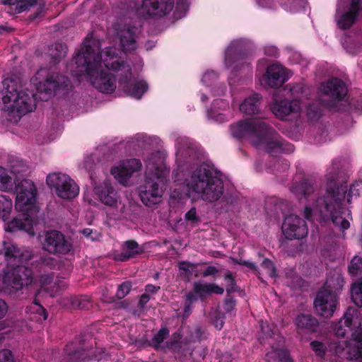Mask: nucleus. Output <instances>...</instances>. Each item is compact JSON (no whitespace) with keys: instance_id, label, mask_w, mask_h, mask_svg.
<instances>
[{"instance_id":"f3484780","label":"nucleus","mask_w":362,"mask_h":362,"mask_svg":"<svg viewBox=\"0 0 362 362\" xmlns=\"http://www.w3.org/2000/svg\"><path fill=\"white\" fill-rule=\"evenodd\" d=\"M321 92L324 97L328 98V100L322 99L325 105L333 107L336 102L341 100L345 97L347 88L341 80L334 78L322 84Z\"/></svg>"},{"instance_id":"412c9836","label":"nucleus","mask_w":362,"mask_h":362,"mask_svg":"<svg viewBox=\"0 0 362 362\" xmlns=\"http://www.w3.org/2000/svg\"><path fill=\"white\" fill-rule=\"evenodd\" d=\"M3 4L8 6L7 12L11 15L34 9L37 16L45 7L43 0H4Z\"/></svg>"},{"instance_id":"0e129e2a","label":"nucleus","mask_w":362,"mask_h":362,"mask_svg":"<svg viewBox=\"0 0 362 362\" xmlns=\"http://www.w3.org/2000/svg\"><path fill=\"white\" fill-rule=\"evenodd\" d=\"M262 332L267 334V337H272V334H274V332L270 329L269 325L264 327L262 325H261Z\"/></svg>"},{"instance_id":"f8f14e48","label":"nucleus","mask_w":362,"mask_h":362,"mask_svg":"<svg viewBox=\"0 0 362 362\" xmlns=\"http://www.w3.org/2000/svg\"><path fill=\"white\" fill-rule=\"evenodd\" d=\"M47 184L59 198L71 199L79 193V187L68 175L61 173H50L47 176Z\"/></svg>"},{"instance_id":"052dcab7","label":"nucleus","mask_w":362,"mask_h":362,"mask_svg":"<svg viewBox=\"0 0 362 362\" xmlns=\"http://www.w3.org/2000/svg\"><path fill=\"white\" fill-rule=\"evenodd\" d=\"M238 264H242V265H244L247 267H248L249 269H252V270H256V266L255 264L252 262H250V261H242L240 260V262H237Z\"/></svg>"},{"instance_id":"c85d7f7f","label":"nucleus","mask_w":362,"mask_h":362,"mask_svg":"<svg viewBox=\"0 0 362 362\" xmlns=\"http://www.w3.org/2000/svg\"><path fill=\"white\" fill-rule=\"evenodd\" d=\"M344 283V281L341 274L338 272H334L328 276L322 290L320 291L326 292L327 293H333L336 295V298H337V295L343 288Z\"/></svg>"},{"instance_id":"e2e57ef3","label":"nucleus","mask_w":362,"mask_h":362,"mask_svg":"<svg viewBox=\"0 0 362 362\" xmlns=\"http://www.w3.org/2000/svg\"><path fill=\"white\" fill-rule=\"evenodd\" d=\"M196 293L193 291V292H190L187 295V302L189 303H192L197 300Z\"/></svg>"},{"instance_id":"69168bd1","label":"nucleus","mask_w":362,"mask_h":362,"mask_svg":"<svg viewBox=\"0 0 362 362\" xmlns=\"http://www.w3.org/2000/svg\"><path fill=\"white\" fill-rule=\"evenodd\" d=\"M173 337H174V341L170 342V344L169 345V346L171 349H176V348L177 346V345L178 344V340L180 339V335L175 334Z\"/></svg>"},{"instance_id":"a211bd4d","label":"nucleus","mask_w":362,"mask_h":362,"mask_svg":"<svg viewBox=\"0 0 362 362\" xmlns=\"http://www.w3.org/2000/svg\"><path fill=\"white\" fill-rule=\"evenodd\" d=\"M282 232L287 239H302L307 236L308 229L303 219L296 215L291 214L284 219Z\"/></svg>"},{"instance_id":"9d476101","label":"nucleus","mask_w":362,"mask_h":362,"mask_svg":"<svg viewBox=\"0 0 362 362\" xmlns=\"http://www.w3.org/2000/svg\"><path fill=\"white\" fill-rule=\"evenodd\" d=\"M286 88L288 90L294 98L303 96L306 90V87L302 83H289L286 85ZM306 106L307 104L298 98L293 100L281 99L275 100L271 110L276 117L281 119H286L288 117H298Z\"/></svg>"},{"instance_id":"4d7b16f0","label":"nucleus","mask_w":362,"mask_h":362,"mask_svg":"<svg viewBox=\"0 0 362 362\" xmlns=\"http://www.w3.org/2000/svg\"><path fill=\"white\" fill-rule=\"evenodd\" d=\"M218 272V269L214 267V266H209L208 267L206 270L203 273L204 276H209L211 275H214Z\"/></svg>"},{"instance_id":"423d86ee","label":"nucleus","mask_w":362,"mask_h":362,"mask_svg":"<svg viewBox=\"0 0 362 362\" xmlns=\"http://www.w3.org/2000/svg\"><path fill=\"white\" fill-rule=\"evenodd\" d=\"M165 160V154L158 151L151 153L145 160V180L139 188V195L147 206H153L162 201L170 173Z\"/></svg>"},{"instance_id":"4468645a","label":"nucleus","mask_w":362,"mask_h":362,"mask_svg":"<svg viewBox=\"0 0 362 362\" xmlns=\"http://www.w3.org/2000/svg\"><path fill=\"white\" fill-rule=\"evenodd\" d=\"M361 0H338L334 21L342 30L350 28L356 22Z\"/></svg>"},{"instance_id":"13d9d810","label":"nucleus","mask_w":362,"mask_h":362,"mask_svg":"<svg viewBox=\"0 0 362 362\" xmlns=\"http://www.w3.org/2000/svg\"><path fill=\"white\" fill-rule=\"evenodd\" d=\"M265 54L268 56L276 57L278 54V49L274 46L265 47Z\"/></svg>"},{"instance_id":"b1692460","label":"nucleus","mask_w":362,"mask_h":362,"mask_svg":"<svg viewBox=\"0 0 362 362\" xmlns=\"http://www.w3.org/2000/svg\"><path fill=\"white\" fill-rule=\"evenodd\" d=\"M21 218H15L12 221L5 223V230L10 233H14L19 230H25L30 235H33V225L37 223V217H30L26 212H21Z\"/></svg>"},{"instance_id":"f704fd0d","label":"nucleus","mask_w":362,"mask_h":362,"mask_svg":"<svg viewBox=\"0 0 362 362\" xmlns=\"http://www.w3.org/2000/svg\"><path fill=\"white\" fill-rule=\"evenodd\" d=\"M13 189V178L8 174V170L0 166V190L10 192Z\"/></svg>"},{"instance_id":"7ed1b4c3","label":"nucleus","mask_w":362,"mask_h":362,"mask_svg":"<svg viewBox=\"0 0 362 362\" xmlns=\"http://www.w3.org/2000/svg\"><path fill=\"white\" fill-rule=\"evenodd\" d=\"M230 130L233 137L247 139L257 148L270 154L293 151L292 145L284 142L274 129L259 118L240 120L231 124Z\"/></svg>"},{"instance_id":"39448f33","label":"nucleus","mask_w":362,"mask_h":362,"mask_svg":"<svg viewBox=\"0 0 362 362\" xmlns=\"http://www.w3.org/2000/svg\"><path fill=\"white\" fill-rule=\"evenodd\" d=\"M332 329L338 337H344L348 332L351 335V342L344 341L335 346V354L348 360L362 362L361 315L359 310L349 308L343 317L332 324Z\"/></svg>"},{"instance_id":"37998d69","label":"nucleus","mask_w":362,"mask_h":362,"mask_svg":"<svg viewBox=\"0 0 362 362\" xmlns=\"http://www.w3.org/2000/svg\"><path fill=\"white\" fill-rule=\"evenodd\" d=\"M28 312L31 313H37L40 316H42L43 320H46L47 318V313L45 309L36 300H35L28 308Z\"/></svg>"},{"instance_id":"bb28decb","label":"nucleus","mask_w":362,"mask_h":362,"mask_svg":"<svg viewBox=\"0 0 362 362\" xmlns=\"http://www.w3.org/2000/svg\"><path fill=\"white\" fill-rule=\"evenodd\" d=\"M41 290L47 293L51 296H54L59 291L65 289L67 282L64 278L57 277L54 279L49 275H42L40 278Z\"/></svg>"},{"instance_id":"393cba45","label":"nucleus","mask_w":362,"mask_h":362,"mask_svg":"<svg viewBox=\"0 0 362 362\" xmlns=\"http://www.w3.org/2000/svg\"><path fill=\"white\" fill-rule=\"evenodd\" d=\"M291 191L299 200L304 199L310 202L316 198L314 182L309 179H305L299 184L294 183L291 188Z\"/></svg>"},{"instance_id":"7c9ffc66","label":"nucleus","mask_w":362,"mask_h":362,"mask_svg":"<svg viewBox=\"0 0 362 362\" xmlns=\"http://www.w3.org/2000/svg\"><path fill=\"white\" fill-rule=\"evenodd\" d=\"M194 291L200 298H203L211 293L223 294L224 289L215 284L198 281L194 284Z\"/></svg>"},{"instance_id":"cd10ccee","label":"nucleus","mask_w":362,"mask_h":362,"mask_svg":"<svg viewBox=\"0 0 362 362\" xmlns=\"http://www.w3.org/2000/svg\"><path fill=\"white\" fill-rule=\"evenodd\" d=\"M228 104L221 99L216 100L209 110L208 117L216 122H223L228 119L226 112L228 111Z\"/></svg>"},{"instance_id":"a878e982","label":"nucleus","mask_w":362,"mask_h":362,"mask_svg":"<svg viewBox=\"0 0 362 362\" xmlns=\"http://www.w3.org/2000/svg\"><path fill=\"white\" fill-rule=\"evenodd\" d=\"M150 0H143L141 4L134 0H129L127 10L141 17L158 16V11L156 5H149Z\"/></svg>"},{"instance_id":"dca6fc26","label":"nucleus","mask_w":362,"mask_h":362,"mask_svg":"<svg viewBox=\"0 0 362 362\" xmlns=\"http://www.w3.org/2000/svg\"><path fill=\"white\" fill-rule=\"evenodd\" d=\"M42 247L51 254L62 255L68 254L73 249L71 243L65 238L64 234L56 230L46 232Z\"/></svg>"},{"instance_id":"20e7f679","label":"nucleus","mask_w":362,"mask_h":362,"mask_svg":"<svg viewBox=\"0 0 362 362\" xmlns=\"http://www.w3.org/2000/svg\"><path fill=\"white\" fill-rule=\"evenodd\" d=\"M4 257L9 269L0 273V292L18 291L32 282V271L23 264L33 257L30 250L18 247L11 242L3 243Z\"/></svg>"},{"instance_id":"c756f323","label":"nucleus","mask_w":362,"mask_h":362,"mask_svg":"<svg viewBox=\"0 0 362 362\" xmlns=\"http://www.w3.org/2000/svg\"><path fill=\"white\" fill-rule=\"evenodd\" d=\"M295 325L298 329L314 332L318 327L317 320L309 314L298 315L295 319Z\"/></svg>"},{"instance_id":"8fccbe9b","label":"nucleus","mask_w":362,"mask_h":362,"mask_svg":"<svg viewBox=\"0 0 362 362\" xmlns=\"http://www.w3.org/2000/svg\"><path fill=\"white\" fill-rule=\"evenodd\" d=\"M306 115L310 119H316L320 116V110L318 107L308 106L305 109Z\"/></svg>"},{"instance_id":"a18cd8bd","label":"nucleus","mask_w":362,"mask_h":362,"mask_svg":"<svg viewBox=\"0 0 362 362\" xmlns=\"http://www.w3.org/2000/svg\"><path fill=\"white\" fill-rule=\"evenodd\" d=\"M361 192L362 181H358L352 184L349 188L348 202H350L351 197L359 196Z\"/></svg>"},{"instance_id":"aec40b11","label":"nucleus","mask_w":362,"mask_h":362,"mask_svg":"<svg viewBox=\"0 0 362 362\" xmlns=\"http://www.w3.org/2000/svg\"><path fill=\"white\" fill-rule=\"evenodd\" d=\"M338 305L336 295L319 291L314 301L315 312L325 318L331 317Z\"/></svg>"},{"instance_id":"338daca9","label":"nucleus","mask_w":362,"mask_h":362,"mask_svg":"<svg viewBox=\"0 0 362 362\" xmlns=\"http://www.w3.org/2000/svg\"><path fill=\"white\" fill-rule=\"evenodd\" d=\"M71 303L73 308H82L83 307L78 303V300L76 298H71Z\"/></svg>"},{"instance_id":"6e6d98bb","label":"nucleus","mask_w":362,"mask_h":362,"mask_svg":"<svg viewBox=\"0 0 362 362\" xmlns=\"http://www.w3.org/2000/svg\"><path fill=\"white\" fill-rule=\"evenodd\" d=\"M8 312V305L6 303L0 298V320L3 318Z\"/></svg>"},{"instance_id":"72a5a7b5","label":"nucleus","mask_w":362,"mask_h":362,"mask_svg":"<svg viewBox=\"0 0 362 362\" xmlns=\"http://www.w3.org/2000/svg\"><path fill=\"white\" fill-rule=\"evenodd\" d=\"M12 209V199L6 195H0V220L7 219Z\"/></svg>"},{"instance_id":"5fc2aeb1","label":"nucleus","mask_w":362,"mask_h":362,"mask_svg":"<svg viewBox=\"0 0 362 362\" xmlns=\"http://www.w3.org/2000/svg\"><path fill=\"white\" fill-rule=\"evenodd\" d=\"M95 160H97L96 157L93 155L86 157L83 162V167L88 171L91 170L93 168Z\"/></svg>"},{"instance_id":"f03ea898","label":"nucleus","mask_w":362,"mask_h":362,"mask_svg":"<svg viewBox=\"0 0 362 362\" xmlns=\"http://www.w3.org/2000/svg\"><path fill=\"white\" fill-rule=\"evenodd\" d=\"M340 162L333 160L326 174V193L323 197H317L311 206L305 205L303 214L307 219H315L320 222L331 219L332 223L345 230L349 228V222L342 215H349L348 209L341 207L346 186L338 185Z\"/></svg>"},{"instance_id":"4be33fe9","label":"nucleus","mask_w":362,"mask_h":362,"mask_svg":"<svg viewBox=\"0 0 362 362\" xmlns=\"http://www.w3.org/2000/svg\"><path fill=\"white\" fill-rule=\"evenodd\" d=\"M291 74L289 70L279 64H272L267 67L264 78L269 87L278 88L288 80Z\"/></svg>"},{"instance_id":"2eb2a0df","label":"nucleus","mask_w":362,"mask_h":362,"mask_svg":"<svg viewBox=\"0 0 362 362\" xmlns=\"http://www.w3.org/2000/svg\"><path fill=\"white\" fill-rule=\"evenodd\" d=\"M246 42L243 40L232 41L225 51V64L232 71H238L243 68L247 67V62L245 57V48Z\"/></svg>"},{"instance_id":"774afa93","label":"nucleus","mask_w":362,"mask_h":362,"mask_svg":"<svg viewBox=\"0 0 362 362\" xmlns=\"http://www.w3.org/2000/svg\"><path fill=\"white\" fill-rule=\"evenodd\" d=\"M257 1L262 7H270L272 0H257Z\"/></svg>"},{"instance_id":"9b49d317","label":"nucleus","mask_w":362,"mask_h":362,"mask_svg":"<svg viewBox=\"0 0 362 362\" xmlns=\"http://www.w3.org/2000/svg\"><path fill=\"white\" fill-rule=\"evenodd\" d=\"M15 209L18 212L29 213L30 217H37L39 211L36 205L37 189L33 181L23 180L16 185Z\"/></svg>"},{"instance_id":"58836bf2","label":"nucleus","mask_w":362,"mask_h":362,"mask_svg":"<svg viewBox=\"0 0 362 362\" xmlns=\"http://www.w3.org/2000/svg\"><path fill=\"white\" fill-rule=\"evenodd\" d=\"M268 358H276L280 362H293L286 349H274V351L267 354Z\"/></svg>"},{"instance_id":"f257e3e1","label":"nucleus","mask_w":362,"mask_h":362,"mask_svg":"<svg viewBox=\"0 0 362 362\" xmlns=\"http://www.w3.org/2000/svg\"><path fill=\"white\" fill-rule=\"evenodd\" d=\"M75 69L74 75H86L91 84L100 92L111 93L116 88V77L124 90L131 97L140 99L147 90L144 81L132 78L131 68L125 64L115 47H108L100 51L98 41H86L74 57Z\"/></svg>"},{"instance_id":"2f4dec72","label":"nucleus","mask_w":362,"mask_h":362,"mask_svg":"<svg viewBox=\"0 0 362 362\" xmlns=\"http://www.w3.org/2000/svg\"><path fill=\"white\" fill-rule=\"evenodd\" d=\"M260 95L254 93L245 99L240 105V110L246 115H255L259 112Z\"/></svg>"},{"instance_id":"bf43d9fd","label":"nucleus","mask_w":362,"mask_h":362,"mask_svg":"<svg viewBox=\"0 0 362 362\" xmlns=\"http://www.w3.org/2000/svg\"><path fill=\"white\" fill-rule=\"evenodd\" d=\"M160 289V286H156L152 284H148L146 286V293H156Z\"/></svg>"},{"instance_id":"0eeeda50","label":"nucleus","mask_w":362,"mask_h":362,"mask_svg":"<svg viewBox=\"0 0 362 362\" xmlns=\"http://www.w3.org/2000/svg\"><path fill=\"white\" fill-rule=\"evenodd\" d=\"M185 193L192 199H202L214 202L223 194V183L217 172L203 163L193 170L185 180Z\"/></svg>"},{"instance_id":"864d4df0","label":"nucleus","mask_w":362,"mask_h":362,"mask_svg":"<svg viewBox=\"0 0 362 362\" xmlns=\"http://www.w3.org/2000/svg\"><path fill=\"white\" fill-rule=\"evenodd\" d=\"M189 6L188 0H177L175 12L181 11L185 13Z\"/></svg>"},{"instance_id":"09e8293b","label":"nucleus","mask_w":362,"mask_h":362,"mask_svg":"<svg viewBox=\"0 0 362 362\" xmlns=\"http://www.w3.org/2000/svg\"><path fill=\"white\" fill-rule=\"evenodd\" d=\"M262 265L265 269H267V274L269 276L274 277L276 276V269L271 260L265 259Z\"/></svg>"},{"instance_id":"79ce46f5","label":"nucleus","mask_w":362,"mask_h":362,"mask_svg":"<svg viewBox=\"0 0 362 362\" xmlns=\"http://www.w3.org/2000/svg\"><path fill=\"white\" fill-rule=\"evenodd\" d=\"M169 335V331L166 328H162L160 331L154 336L152 339V344L154 347L157 349L160 347V344L163 340Z\"/></svg>"},{"instance_id":"680f3d73","label":"nucleus","mask_w":362,"mask_h":362,"mask_svg":"<svg viewBox=\"0 0 362 362\" xmlns=\"http://www.w3.org/2000/svg\"><path fill=\"white\" fill-rule=\"evenodd\" d=\"M150 300V296H149V294L148 293H144L141 298H140V300H139V304L141 305V306H144Z\"/></svg>"},{"instance_id":"ea45409f","label":"nucleus","mask_w":362,"mask_h":362,"mask_svg":"<svg viewBox=\"0 0 362 362\" xmlns=\"http://www.w3.org/2000/svg\"><path fill=\"white\" fill-rule=\"evenodd\" d=\"M179 270L182 275L189 277L197 272V265L188 262L179 263Z\"/></svg>"},{"instance_id":"de8ad7c7","label":"nucleus","mask_w":362,"mask_h":362,"mask_svg":"<svg viewBox=\"0 0 362 362\" xmlns=\"http://www.w3.org/2000/svg\"><path fill=\"white\" fill-rule=\"evenodd\" d=\"M217 78L218 76L216 73H215L214 71H208L204 74L202 78V81L206 86H209L211 83L216 82Z\"/></svg>"},{"instance_id":"3c124183","label":"nucleus","mask_w":362,"mask_h":362,"mask_svg":"<svg viewBox=\"0 0 362 362\" xmlns=\"http://www.w3.org/2000/svg\"><path fill=\"white\" fill-rule=\"evenodd\" d=\"M185 220L191 223H197L199 221L197 214V210L194 207L188 211L185 216Z\"/></svg>"},{"instance_id":"e433bc0d","label":"nucleus","mask_w":362,"mask_h":362,"mask_svg":"<svg viewBox=\"0 0 362 362\" xmlns=\"http://www.w3.org/2000/svg\"><path fill=\"white\" fill-rule=\"evenodd\" d=\"M67 48L62 43H56L49 48V54L54 62L59 61L66 54Z\"/></svg>"},{"instance_id":"c03bdc74","label":"nucleus","mask_w":362,"mask_h":362,"mask_svg":"<svg viewBox=\"0 0 362 362\" xmlns=\"http://www.w3.org/2000/svg\"><path fill=\"white\" fill-rule=\"evenodd\" d=\"M310 346L316 356L320 358H323L325 356L327 348L322 342L319 341H313L310 343Z\"/></svg>"},{"instance_id":"5701e85b","label":"nucleus","mask_w":362,"mask_h":362,"mask_svg":"<svg viewBox=\"0 0 362 362\" xmlns=\"http://www.w3.org/2000/svg\"><path fill=\"white\" fill-rule=\"evenodd\" d=\"M139 33V28L130 25H125L118 32L120 46L124 52H130L137 48V38Z\"/></svg>"},{"instance_id":"1a4fd4ad","label":"nucleus","mask_w":362,"mask_h":362,"mask_svg":"<svg viewBox=\"0 0 362 362\" xmlns=\"http://www.w3.org/2000/svg\"><path fill=\"white\" fill-rule=\"evenodd\" d=\"M31 83L36 87L41 100H47L58 91L67 88L69 79L50 69H40L31 79Z\"/></svg>"},{"instance_id":"6ab92c4d","label":"nucleus","mask_w":362,"mask_h":362,"mask_svg":"<svg viewBox=\"0 0 362 362\" xmlns=\"http://www.w3.org/2000/svg\"><path fill=\"white\" fill-rule=\"evenodd\" d=\"M142 164L136 158L127 159L121 161L118 165L111 169V174L123 185H128L129 178L134 173L140 171Z\"/></svg>"},{"instance_id":"6e6552de","label":"nucleus","mask_w":362,"mask_h":362,"mask_svg":"<svg viewBox=\"0 0 362 362\" xmlns=\"http://www.w3.org/2000/svg\"><path fill=\"white\" fill-rule=\"evenodd\" d=\"M4 91L3 103L9 115L21 117L32 112L36 107L35 94L13 78H6L3 81Z\"/></svg>"},{"instance_id":"c9c22d12","label":"nucleus","mask_w":362,"mask_h":362,"mask_svg":"<svg viewBox=\"0 0 362 362\" xmlns=\"http://www.w3.org/2000/svg\"><path fill=\"white\" fill-rule=\"evenodd\" d=\"M351 296L356 305L362 307V277L352 284Z\"/></svg>"},{"instance_id":"603ef678","label":"nucleus","mask_w":362,"mask_h":362,"mask_svg":"<svg viewBox=\"0 0 362 362\" xmlns=\"http://www.w3.org/2000/svg\"><path fill=\"white\" fill-rule=\"evenodd\" d=\"M13 357L11 352L8 349L0 351V362H13Z\"/></svg>"},{"instance_id":"49530a36","label":"nucleus","mask_w":362,"mask_h":362,"mask_svg":"<svg viewBox=\"0 0 362 362\" xmlns=\"http://www.w3.org/2000/svg\"><path fill=\"white\" fill-rule=\"evenodd\" d=\"M132 285L129 282H124L122 284L117 288V291L116 293L117 297L119 299L124 298L131 290Z\"/></svg>"},{"instance_id":"473e14b6","label":"nucleus","mask_w":362,"mask_h":362,"mask_svg":"<svg viewBox=\"0 0 362 362\" xmlns=\"http://www.w3.org/2000/svg\"><path fill=\"white\" fill-rule=\"evenodd\" d=\"M139 253V245L132 240L125 242L123 251L121 254L117 255L116 259L119 261H126L133 257Z\"/></svg>"},{"instance_id":"ddd939ff","label":"nucleus","mask_w":362,"mask_h":362,"mask_svg":"<svg viewBox=\"0 0 362 362\" xmlns=\"http://www.w3.org/2000/svg\"><path fill=\"white\" fill-rule=\"evenodd\" d=\"M95 193L100 202L109 207L107 215L110 217H118L123 214L124 205L110 182L105 181L98 185Z\"/></svg>"},{"instance_id":"a19ab883","label":"nucleus","mask_w":362,"mask_h":362,"mask_svg":"<svg viewBox=\"0 0 362 362\" xmlns=\"http://www.w3.org/2000/svg\"><path fill=\"white\" fill-rule=\"evenodd\" d=\"M349 272L352 275H357L362 272V257L354 256L349 265Z\"/></svg>"},{"instance_id":"4c0bfd02","label":"nucleus","mask_w":362,"mask_h":362,"mask_svg":"<svg viewBox=\"0 0 362 362\" xmlns=\"http://www.w3.org/2000/svg\"><path fill=\"white\" fill-rule=\"evenodd\" d=\"M27 166L19 159H14L10 162V173L15 176L27 171Z\"/></svg>"}]
</instances>
